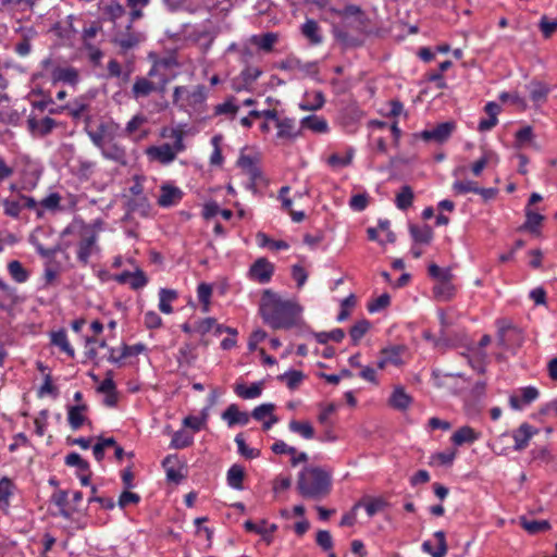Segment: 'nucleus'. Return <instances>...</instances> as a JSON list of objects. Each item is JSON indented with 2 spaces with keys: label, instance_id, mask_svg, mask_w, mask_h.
I'll return each mask as SVG.
<instances>
[{
  "label": "nucleus",
  "instance_id": "1",
  "mask_svg": "<svg viewBox=\"0 0 557 557\" xmlns=\"http://www.w3.org/2000/svg\"><path fill=\"white\" fill-rule=\"evenodd\" d=\"M301 308L292 300L282 299L271 289L261 297L260 314L265 324L273 330H289L298 324Z\"/></svg>",
  "mask_w": 557,
  "mask_h": 557
},
{
  "label": "nucleus",
  "instance_id": "2",
  "mask_svg": "<svg viewBox=\"0 0 557 557\" xmlns=\"http://www.w3.org/2000/svg\"><path fill=\"white\" fill-rule=\"evenodd\" d=\"M297 490L305 498L322 499L331 491V475L320 467H306L298 475Z\"/></svg>",
  "mask_w": 557,
  "mask_h": 557
},
{
  "label": "nucleus",
  "instance_id": "3",
  "mask_svg": "<svg viewBox=\"0 0 557 557\" xmlns=\"http://www.w3.org/2000/svg\"><path fill=\"white\" fill-rule=\"evenodd\" d=\"M329 11L336 16L347 18L354 17L357 23V30L362 34H369V17L366 12L356 4H347L343 9L330 8Z\"/></svg>",
  "mask_w": 557,
  "mask_h": 557
},
{
  "label": "nucleus",
  "instance_id": "4",
  "mask_svg": "<svg viewBox=\"0 0 557 557\" xmlns=\"http://www.w3.org/2000/svg\"><path fill=\"white\" fill-rule=\"evenodd\" d=\"M456 125L454 122H443L437 124L432 129H424L420 133L412 134L413 139H422L424 141H434L437 144H443L451 136Z\"/></svg>",
  "mask_w": 557,
  "mask_h": 557
},
{
  "label": "nucleus",
  "instance_id": "5",
  "mask_svg": "<svg viewBox=\"0 0 557 557\" xmlns=\"http://www.w3.org/2000/svg\"><path fill=\"white\" fill-rule=\"evenodd\" d=\"M27 129L33 137H46L52 133L58 123L54 119L45 116L38 120L35 115L30 114L26 121Z\"/></svg>",
  "mask_w": 557,
  "mask_h": 557
},
{
  "label": "nucleus",
  "instance_id": "6",
  "mask_svg": "<svg viewBox=\"0 0 557 557\" xmlns=\"http://www.w3.org/2000/svg\"><path fill=\"white\" fill-rule=\"evenodd\" d=\"M274 273V265L267 258H258L249 269V277L260 284L271 281Z\"/></svg>",
  "mask_w": 557,
  "mask_h": 557
},
{
  "label": "nucleus",
  "instance_id": "7",
  "mask_svg": "<svg viewBox=\"0 0 557 557\" xmlns=\"http://www.w3.org/2000/svg\"><path fill=\"white\" fill-rule=\"evenodd\" d=\"M278 69L283 71L295 72L298 71L305 76L315 78L319 74V67L317 62H301L297 58H287L278 64Z\"/></svg>",
  "mask_w": 557,
  "mask_h": 557
},
{
  "label": "nucleus",
  "instance_id": "8",
  "mask_svg": "<svg viewBox=\"0 0 557 557\" xmlns=\"http://www.w3.org/2000/svg\"><path fill=\"white\" fill-rule=\"evenodd\" d=\"M97 238L98 236L95 231H90L82 235V238L78 243L77 259L83 265L88 264L92 250L97 248Z\"/></svg>",
  "mask_w": 557,
  "mask_h": 557
},
{
  "label": "nucleus",
  "instance_id": "9",
  "mask_svg": "<svg viewBox=\"0 0 557 557\" xmlns=\"http://www.w3.org/2000/svg\"><path fill=\"white\" fill-rule=\"evenodd\" d=\"M277 127L276 137L278 139L294 140L301 135V125H296L295 119L284 117L277 120L275 125Z\"/></svg>",
  "mask_w": 557,
  "mask_h": 557
},
{
  "label": "nucleus",
  "instance_id": "10",
  "mask_svg": "<svg viewBox=\"0 0 557 557\" xmlns=\"http://www.w3.org/2000/svg\"><path fill=\"white\" fill-rule=\"evenodd\" d=\"M183 191L173 185L163 184L161 194L158 198V205L162 208H169L178 203L183 198Z\"/></svg>",
  "mask_w": 557,
  "mask_h": 557
},
{
  "label": "nucleus",
  "instance_id": "11",
  "mask_svg": "<svg viewBox=\"0 0 557 557\" xmlns=\"http://www.w3.org/2000/svg\"><path fill=\"white\" fill-rule=\"evenodd\" d=\"M537 433V430L534 429L529 423H522L512 434L515 440V450L521 451L528 447L530 440L534 434Z\"/></svg>",
  "mask_w": 557,
  "mask_h": 557
},
{
  "label": "nucleus",
  "instance_id": "12",
  "mask_svg": "<svg viewBox=\"0 0 557 557\" xmlns=\"http://www.w3.org/2000/svg\"><path fill=\"white\" fill-rule=\"evenodd\" d=\"M148 157L159 161L162 164H168L175 159V151L170 144H163L161 146H151L146 150Z\"/></svg>",
  "mask_w": 557,
  "mask_h": 557
},
{
  "label": "nucleus",
  "instance_id": "13",
  "mask_svg": "<svg viewBox=\"0 0 557 557\" xmlns=\"http://www.w3.org/2000/svg\"><path fill=\"white\" fill-rule=\"evenodd\" d=\"M222 419L227 422L228 426L235 424L246 425L250 420V416L246 411H240L236 404H231L223 412Z\"/></svg>",
  "mask_w": 557,
  "mask_h": 557
},
{
  "label": "nucleus",
  "instance_id": "14",
  "mask_svg": "<svg viewBox=\"0 0 557 557\" xmlns=\"http://www.w3.org/2000/svg\"><path fill=\"white\" fill-rule=\"evenodd\" d=\"M79 81L78 71L73 67H61L57 66L52 71V83L55 84L58 82L66 83L69 85L75 86Z\"/></svg>",
  "mask_w": 557,
  "mask_h": 557
},
{
  "label": "nucleus",
  "instance_id": "15",
  "mask_svg": "<svg viewBox=\"0 0 557 557\" xmlns=\"http://www.w3.org/2000/svg\"><path fill=\"white\" fill-rule=\"evenodd\" d=\"M249 40L259 50L271 52L273 51L274 45L278 41V34L269 32L261 35H252Z\"/></svg>",
  "mask_w": 557,
  "mask_h": 557
},
{
  "label": "nucleus",
  "instance_id": "16",
  "mask_svg": "<svg viewBox=\"0 0 557 557\" xmlns=\"http://www.w3.org/2000/svg\"><path fill=\"white\" fill-rule=\"evenodd\" d=\"M207 99V87L205 85H197L191 90L188 89L186 96V108L189 107L194 110H200Z\"/></svg>",
  "mask_w": 557,
  "mask_h": 557
},
{
  "label": "nucleus",
  "instance_id": "17",
  "mask_svg": "<svg viewBox=\"0 0 557 557\" xmlns=\"http://www.w3.org/2000/svg\"><path fill=\"white\" fill-rule=\"evenodd\" d=\"M544 215L533 211L531 208H525V221L524 223L518 228L519 231H525L531 234H539L540 227L544 221Z\"/></svg>",
  "mask_w": 557,
  "mask_h": 557
},
{
  "label": "nucleus",
  "instance_id": "18",
  "mask_svg": "<svg viewBox=\"0 0 557 557\" xmlns=\"http://www.w3.org/2000/svg\"><path fill=\"white\" fill-rule=\"evenodd\" d=\"M480 438V433L474 431L471 426L465 425L459 428L451 436V442L456 446L463 444H472Z\"/></svg>",
  "mask_w": 557,
  "mask_h": 557
},
{
  "label": "nucleus",
  "instance_id": "19",
  "mask_svg": "<svg viewBox=\"0 0 557 557\" xmlns=\"http://www.w3.org/2000/svg\"><path fill=\"white\" fill-rule=\"evenodd\" d=\"M88 410L86 404L70 406L67 409V421L73 430H78L86 421L84 412Z\"/></svg>",
  "mask_w": 557,
  "mask_h": 557
},
{
  "label": "nucleus",
  "instance_id": "20",
  "mask_svg": "<svg viewBox=\"0 0 557 557\" xmlns=\"http://www.w3.org/2000/svg\"><path fill=\"white\" fill-rule=\"evenodd\" d=\"M409 232L414 243L429 245L433 239V230L430 225H409Z\"/></svg>",
  "mask_w": 557,
  "mask_h": 557
},
{
  "label": "nucleus",
  "instance_id": "21",
  "mask_svg": "<svg viewBox=\"0 0 557 557\" xmlns=\"http://www.w3.org/2000/svg\"><path fill=\"white\" fill-rule=\"evenodd\" d=\"M301 34L310 41L311 45H320L323 37L317 21L308 18L301 26Z\"/></svg>",
  "mask_w": 557,
  "mask_h": 557
},
{
  "label": "nucleus",
  "instance_id": "22",
  "mask_svg": "<svg viewBox=\"0 0 557 557\" xmlns=\"http://www.w3.org/2000/svg\"><path fill=\"white\" fill-rule=\"evenodd\" d=\"M263 381L252 383L249 387L243 383H238L235 385L234 392L243 399H253L261 395Z\"/></svg>",
  "mask_w": 557,
  "mask_h": 557
},
{
  "label": "nucleus",
  "instance_id": "23",
  "mask_svg": "<svg viewBox=\"0 0 557 557\" xmlns=\"http://www.w3.org/2000/svg\"><path fill=\"white\" fill-rule=\"evenodd\" d=\"M412 403L411 396H409L404 387L397 386L395 387L391 398L389 404L393 408L398 410H406L410 404Z\"/></svg>",
  "mask_w": 557,
  "mask_h": 557
},
{
  "label": "nucleus",
  "instance_id": "24",
  "mask_svg": "<svg viewBox=\"0 0 557 557\" xmlns=\"http://www.w3.org/2000/svg\"><path fill=\"white\" fill-rule=\"evenodd\" d=\"M244 479H245V469L243 466L235 463L228 469L227 474H226V481H227V484L232 488L243 490L244 488V485H243Z\"/></svg>",
  "mask_w": 557,
  "mask_h": 557
},
{
  "label": "nucleus",
  "instance_id": "25",
  "mask_svg": "<svg viewBox=\"0 0 557 557\" xmlns=\"http://www.w3.org/2000/svg\"><path fill=\"white\" fill-rule=\"evenodd\" d=\"M301 129L307 128L314 133H326L329 129L327 122L325 119L318 115L305 116L301 121Z\"/></svg>",
  "mask_w": 557,
  "mask_h": 557
},
{
  "label": "nucleus",
  "instance_id": "26",
  "mask_svg": "<svg viewBox=\"0 0 557 557\" xmlns=\"http://www.w3.org/2000/svg\"><path fill=\"white\" fill-rule=\"evenodd\" d=\"M113 125H109L107 123H101L97 131H88L87 134L90 138V140L94 143V145L100 149L104 147L103 140L104 138H112V134L110 132V128Z\"/></svg>",
  "mask_w": 557,
  "mask_h": 557
},
{
  "label": "nucleus",
  "instance_id": "27",
  "mask_svg": "<svg viewBox=\"0 0 557 557\" xmlns=\"http://www.w3.org/2000/svg\"><path fill=\"white\" fill-rule=\"evenodd\" d=\"M154 90H157L156 85L145 77H137L132 88L133 95L136 99L147 97Z\"/></svg>",
  "mask_w": 557,
  "mask_h": 557
},
{
  "label": "nucleus",
  "instance_id": "28",
  "mask_svg": "<svg viewBox=\"0 0 557 557\" xmlns=\"http://www.w3.org/2000/svg\"><path fill=\"white\" fill-rule=\"evenodd\" d=\"M51 344L58 346L69 357L74 358L75 351L67 341L66 332L64 330H59L51 334Z\"/></svg>",
  "mask_w": 557,
  "mask_h": 557
},
{
  "label": "nucleus",
  "instance_id": "29",
  "mask_svg": "<svg viewBox=\"0 0 557 557\" xmlns=\"http://www.w3.org/2000/svg\"><path fill=\"white\" fill-rule=\"evenodd\" d=\"M177 298V292L174 289L161 288L159 292V309L165 314L173 312L171 301Z\"/></svg>",
  "mask_w": 557,
  "mask_h": 557
},
{
  "label": "nucleus",
  "instance_id": "30",
  "mask_svg": "<svg viewBox=\"0 0 557 557\" xmlns=\"http://www.w3.org/2000/svg\"><path fill=\"white\" fill-rule=\"evenodd\" d=\"M520 525L530 534H537L550 529L547 520H528L525 517L520 518Z\"/></svg>",
  "mask_w": 557,
  "mask_h": 557
},
{
  "label": "nucleus",
  "instance_id": "31",
  "mask_svg": "<svg viewBox=\"0 0 557 557\" xmlns=\"http://www.w3.org/2000/svg\"><path fill=\"white\" fill-rule=\"evenodd\" d=\"M289 431L301 435L306 440L314 437V429L308 421L292 420L288 424Z\"/></svg>",
  "mask_w": 557,
  "mask_h": 557
},
{
  "label": "nucleus",
  "instance_id": "32",
  "mask_svg": "<svg viewBox=\"0 0 557 557\" xmlns=\"http://www.w3.org/2000/svg\"><path fill=\"white\" fill-rule=\"evenodd\" d=\"M371 327L370 321L362 319L357 321L349 330V336L352 345H358L361 338L368 333Z\"/></svg>",
  "mask_w": 557,
  "mask_h": 557
},
{
  "label": "nucleus",
  "instance_id": "33",
  "mask_svg": "<svg viewBox=\"0 0 557 557\" xmlns=\"http://www.w3.org/2000/svg\"><path fill=\"white\" fill-rule=\"evenodd\" d=\"M102 154L104 158L119 162L121 164H126V152L125 149L120 147L116 144H110L107 147H103Z\"/></svg>",
  "mask_w": 557,
  "mask_h": 557
},
{
  "label": "nucleus",
  "instance_id": "34",
  "mask_svg": "<svg viewBox=\"0 0 557 557\" xmlns=\"http://www.w3.org/2000/svg\"><path fill=\"white\" fill-rule=\"evenodd\" d=\"M413 190L409 185H404L396 195L395 203L400 210H407L413 202Z\"/></svg>",
  "mask_w": 557,
  "mask_h": 557
},
{
  "label": "nucleus",
  "instance_id": "35",
  "mask_svg": "<svg viewBox=\"0 0 557 557\" xmlns=\"http://www.w3.org/2000/svg\"><path fill=\"white\" fill-rule=\"evenodd\" d=\"M262 74V71L258 67L253 66H247L240 73L243 85H238L235 87L237 91L242 89H247L252 83H255L260 75Z\"/></svg>",
  "mask_w": 557,
  "mask_h": 557
},
{
  "label": "nucleus",
  "instance_id": "36",
  "mask_svg": "<svg viewBox=\"0 0 557 557\" xmlns=\"http://www.w3.org/2000/svg\"><path fill=\"white\" fill-rule=\"evenodd\" d=\"M8 271L16 283H25L29 277L28 271L17 260H13L8 263Z\"/></svg>",
  "mask_w": 557,
  "mask_h": 557
},
{
  "label": "nucleus",
  "instance_id": "37",
  "mask_svg": "<svg viewBox=\"0 0 557 557\" xmlns=\"http://www.w3.org/2000/svg\"><path fill=\"white\" fill-rule=\"evenodd\" d=\"M433 293L436 298L440 300H449L455 295V286L451 284V281H443L438 282L433 287Z\"/></svg>",
  "mask_w": 557,
  "mask_h": 557
},
{
  "label": "nucleus",
  "instance_id": "38",
  "mask_svg": "<svg viewBox=\"0 0 557 557\" xmlns=\"http://www.w3.org/2000/svg\"><path fill=\"white\" fill-rule=\"evenodd\" d=\"M195 350L196 346L191 343H185L183 346H181L177 356L178 363L190 366L197 359Z\"/></svg>",
  "mask_w": 557,
  "mask_h": 557
},
{
  "label": "nucleus",
  "instance_id": "39",
  "mask_svg": "<svg viewBox=\"0 0 557 557\" xmlns=\"http://www.w3.org/2000/svg\"><path fill=\"white\" fill-rule=\"evenodd\" d=\"M14 488L13 482L8 476L0 479V507L9 506V498L13 494Z\"/></svg>",
  "mask_w": 557,
  "mask_h": 557
},
{
  "label": "nucleus",
  "instance_id": "40",
  "mask_svg": "<svg viewBox=\"0 0 557 557\" xmlns=\"http://www.w3.org/2000/svg\"><path fill=\"white\" fill-rule=\"evenodd\" d=\"M317 342L326 344L329 341L341 343L345 337V332L342 329H334L331 332H319L313 334Z\"/></svg>",
  "mask_w": 557,
  "mask_h": 557
},
{
  "label": "nucleus",
  "instance_id": "41",
  "mask_svg": "<svg viewBox=\"0 0 557 557\" xmlns=\"http://www.w3.org/2000/svg\"><path fill=\"white\" fill-rule=\"evenodd\" d=\"M193 444V436L187 432L180 430L176 431L171 440L170 447L174 449H182Z\"/></svg>",
  "mask_w": 557,
  "mask_h": 557
},
{
  "label": "nucleus",
  "instance_id": "42",
  "mask_svg": "<svg viewBox=\"0 0 557 557\" xmlns=\"http://www.w3.org/2000/svg\"><path fill=\"white\" fill-rule=\"evenodd\" d=\"M333 34L336 40L342 42L345 47H359L362 45V40L349 35L346 30L339 27H334Z\"/></svg>",
  "mask_w": 557,
  "mask_h": 557
},
{
  "label": "nucleus",
  "instance_id": "43",
  "mask_svg": "<svg viewBox=\"0 0 557 557\" xmlns=\"http://www.w3.org/2000/svg\"><path fill=\"white\" fill-rule=\"evenodd\" d=\"M88 103L84 100V98L75 99L71 104L62 106L61 109H65L69 111V114L73 119H79L82 114L88 109Z\"/></svg>",
  "mask_w": 557,
  "mask_h": 557
},
{
  "label": "nucleus",
  "instance_id": "44",
  "mask_svg": "<svg viewBox=\"0 0 557 557\" xmlns=\"http://www.w3.org/2000/svg\"><path fill=\"white\" fill-rule=\"evenodd\" d=\"M51 500L54 505L59 507V513L65 519L71 518L70 511L65 508L67 504V492L66 491H59L57 493H53L51 496Z\"/></svg>",
  "mask_w": 557,
  "mask_h": 557
},
{
  "label": "nucleus",
  "instance_id": "45",
  "mask_svg": "<svg viewBox=\"0 0 557 557\" xmlns=\"http://www.w3.org/2000/svg\"><path fill=\"white\" fill-rule=\"evenodd\" d=\"M114 42L126 51L139 44V37L133 33L122 34L114 38Z\"/></svg>",
  "mask_w": 557,
  "mask_h": 557
},
{
  "label": "nucleus",
  "instance_id": "46",
  "mask_svg": "<svg viewBox=\"0 0 557 557\" xmlns=\"http://www.w3.org/2000/svg\"><path fill=\"white\" fill-rule=\"evenodd\" d=\"M428 272L432 278L437 280L438 282L453 281L454 277L449 268L442 269L435 263H431L429 265Z\"/></svg>",
  "mask_w": 557,
  "mask_h": 557
},
{
  "label": "nucleus",
  "instance_id": "47",
  "mask_svg": "<svg viewBox=\"0 0 557 557\" xmlns=\"http://www.w3.org/2000/svg\"><path fill=\"white\" fill-rule=\"evenodd\" d=\"M280 381H286L287 387L289 389H295L298 387L300 382L304 379V374L301 371L297 370H289L277 377Z\"/></svg>",
  "mask_w": 557,
  "mask_h": 557
},
{
  "label": "nucleus",
  "instance_id": "48",
  "mask_svg": "<svg viewBox=\"0 0 557 557\" xmlns=\"http://www.w3.org/2000/svg\"><path fill=\"white\" fill-rule=\"evenodd\" d=\"M208 413L207 410L201 412V417L187 416L183 420V424L186 428L191 429L194 432L200 431L207 422Z\"/></svg>",
  "mask_w": 557,
  "mask_h": 557
},
{
  "label": "nucleus",
  "instance_id": "49",
  "mask_svg": "<svg viewBox=\"0 0 557 557\" xmlns=\"http://www.w3.org/2000/svg\"><path fill=\"white\" fill-rule=\"evenodd\" d=\"M197 295L199 301L202 304V311H209L210 298L212 295V287L207 283H200L197 287Z\"/></svg>",
  "mask_w": 557,
  "mask_h": 557
},
{
  "label": "nucleus",
  "instance_id": "50",
  "mask_svg": "<svg viewBox=\"0 0 557 557\" xmlns=\"http://www.w3.org/2000/svg\"><path fill=\"white\" fill-rule=\"evenodd\" d=\"M257 239H258V243L261 247H270L271 249H274V250H281V249H287L289 246L286 242L284 240H273L271 239L268 235H265L264 233H261L259 232L257 234Z\"/></svg>",
  "mask_w": 557,
  "mask_h": 557
},
{
  "label": "nucleus",
  "instance_id": "51",
  "mask_svg": "<svg viewBox=\"0 0 557 557\" xmlns=\"http://www.w3.org/2000/svg\"><path fill=\"white\" fill-rule=\"evenodd\" d=\"M65 465L70 467H76L82 472L89 471V463L81 457L77 453H70L65 457Z\"/></svg>",
  "mask_w": 557,
  "mask_h": 557
},
{
  "label": "nucleus",
  "instance_id": "52",
  "mask_svg": "<svg viewBox=\"0 0 557 557\" xmlns=\"http://www.w3.org/2000/svg\"><path fill=\"white\" fill-rule=\"evenodd\" d=\"M533 129L531 126H524L516 133V148H522L533 139Z\"/></svg>",
  "mask_w": 557,
  "mask_h": 557
},
{
  "label": "nucleus",
  "instance_id": "53",
  "mask_svg": "<svg viewBox=\"0 0 557 557\" xmlns=\"http://www.w3.org/2000/svg\"><path fill=\"white\" fill-rule=\"evenodd\" d=\"M235 443L237 444L238 453L247 459H253L260 455V451L258 449L249 448L246 445V442L243 438L242 434L236 435Z\"/></svg>",
  "mask_w": 557,
  "mask_h": 557
},
{
  "label": "nucleus",
  "instance_id": "54",
  "mask_svg": "<svg viewBox=\"0 0 557 557\" xmlns=\"http://www.w3.org/2000/svg\"><path fill=\"white\" fill-rule=\"evenodd\" d=\"M96 163L90 160L78 159L76 165V174L81 178L88 180L90 175L94 173V169Z\"/></svg>",
  "mask_w": 557,
  "mask_h": 557
},
{
  "label": "nucleus",
  "instance_id": "55",
  "mask_svg": "<svg viewBox=\"0 0 557 557\" xmlns=\"http://www.w3.org/2000/svg\"><path fill=\"white\" fill-rule=\"evenodd\" d=\"M275 410V405L268 403L257 406L252 412L251 417L257 421H263L267 417L271 418L273 411Z\"/></svg>",
  "mask_w": 557,
  "mask_h": 557
},
{
  "label": "nucleus",
  "instance_id": "56",
  "mask_svg": "<svg viewBox=\"0 0 557 557\" xmlns=\"http://www.w3.org/2000/svg\"><path fill=\"white\" fill-rule=\"evenodd\" d=\"M403 351L401 346H391L383 348L381 350V355L386 358V360L395 366H398L401 363L400 352Z\"/></svg>",
  "mask_w": 557,
  "mask_h": 557
},
{
  "label": "nucleus",
  "instance_id": "57",
  "mask_svg": "<svg viewBox=\"0 0 557 557\" xmlns=\"http://www.w3.org/2000/svg\"><path fill=\"white\" fill-rule=\"evenodd\" d=\"M325 103L324 94L321 90L314 91L313 101L300 103V109L306 111H317Z\"/></svg>",
  "mask_w": 557,
  "mask_h": 557
},
{
  "label": "nucleus",
  "instance_id": "58",
  "mask_svg": "<svg viewBox=\"0 0 557 557\" xmlns=\"http://www.w3.org/2000/svg\"><path fill=\"white\" fill-rule=\"evenodd\" d=\"M478 183L473 181H456L453 184V189L456 194L478 193Z\"/></svg>",
  "mask_w": 557,
  "mask_h": 557
},
{
  "label": "nucleus",
  "instance_id": "59",
  "mask_svg": "<svg viewBox=\"0 0 557 557\" xmlns=\"http://www.w3.org/2000/svg\"><path fill=\"white\" fill-rule=\"evenodd\" d=\"M148 284V277L145 272L136 268V270L132 273V278H129V286L132 289H140Z\"/></svg>",
  "mask_w": 557,
  "mask_h": 557
},
{
  "label": "nucleus",
  "instance_id": "60",
  "mask_svg": "<svg viewBox=\"0 0 557 557\" xmlns=\"http://www.w3.org/2000/svg\"><path fill=\"white\" fill-rule=\"evenodd\" d=\"M103 11L108 18L112 22H115L125 14L124 7L119 2H112L106 5Z\"/></svg>",
  "mask_w": 557,
  "mask_h": 557
},
{
  "label": "nucleus",
  "instance_id": "61",
  "mask_svg": "<svg viewBox=\"0 0 557 557\" xmlns=\"http://www.w3.org/2000/svg\"><path fill=\"white\" fill-rule=\"evenodd\" d=\"M4 213L12 218H18L22 210V202L20 199H4L2 201Z\"/></svg>",
  "mask_w": 557,
  "mask_h": 557
},
{
  "label": "nucleus",
  "instance_id": "62",
  "mask_svg": "<svg viewBox=\"0 0 557 557\" xmlns=\"http://www.w3.org/2000/svg\"><path fill=\"white\" fill-rule=\"evenodd\" d=\"M317 544L325 552H330L333 548V539L329 531L319 530L315 536Z\"/></svg>",
  "mask_w": 557,
  "mask_h": 557
},
{
  "label": "nucleus",
  "instance_id": "63",
  "mask_svg": "<svg viewBox=\"0 0 557 557\" xmlns=\"http://www.w3.org/2000/svg\"><path fill=\"white\" fill-rule=\"evenodd\" d=\"M434 537L437 541V547L435 549V553L433 554V557H445L448 550L445 532L436 531L434 533Z\"/></svg>",
  "mask_w": 557,
  "mask_h": 557
},
{
  "label": "nucleus",
  "instance_id": "64",
  "mask_svg": "<svg viewBox=\"0 0 557 557\" xmlns=\"http://www.w3.org/2000/svg\"><path fill=\"white\" fill-rule=\"evenodd\" d=\"M539 27L545 38H549L557 32V21H549L546 15L542 16Z\"/></svg>",
  "mask_w": 557,
  "mask_h": 557
}]
</instances>
